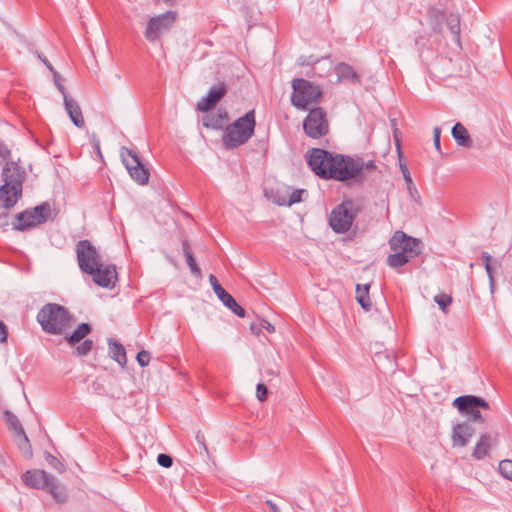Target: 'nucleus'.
<instances>
[{"instance_id":"nucleus-1","label":"nucleus","mask_w":512,"mask_h":512,"mask_svg":"<svg viewBox=\"0 0 512 512\" xmlns=\"http://www.w3.org/2000/svg\"><path fill=\"white\" fill-rule=\"evenodd\" d=\"M307 162L320 178L340 182L357 178L364 169L370 171L376 168L372 160L364 162L361 158L332 154L320 148H313L308 152Z\"/></svg>"},{"instance_id":"nucleus-2","label":"nucleus","mask_w":512,"mask_h":512,"mask_svg":"<svg viewBox=\"0 0 512 512\" xmlns=\"http://www.w3.org/2000/svg\"><path fill=\"white\" fill-rule=\"evenodd\" d=\"M11 151L0 142V164L3 168L4 184L0 187V207L9 209L22 197V185L25 180V169L17 162L10 160Z\"/></svg>"},{"instance_id":"nucleus-3","label":"nucleus","mask_w":512,"mask_h":512,"mask_svg":"<svg viewBox=\"0 0 512 512\" xmlns=\"http://www.w3.org/2000/svg\"><path fill=\"white\" fill-rule=\"evenodd\" d=\"M37 321L46 333L63 335L71 327L72 317L63 306L47 303L38 312Z\"/></svg>"},{"instance_id":"nucleus-4","label":"nucleus","mask_w":512,"mask_h":512,"mask_svg":"<svg viewBox=\"0 0 512 512\" xmlns=\"http://www.w3.org/2000/svg\"><path fill=\"white\" fill-rule=\"evenodd\" d=\"M255 125V111L250 110L244 116L226 126L222 136L223 144L228 149H234L245 144L253 136Z\"/></svg>"},{"instance_id":"nucleus-5","label":"nucleus","mask_w":512,"mask_h":512,"mask_svg":"<svg viewBox=\"0 0 512 512\" xmlns=\"http://www.w3.org/2000/svg\"><path fill=\"white\" fill-rule=\"evenodd\" d=\"M21 479L29 488L48 490L56 502L63 503L67 499L65 489L57 483L53 476L44 470H27L22 474Z\"/></svg>"},{"instance_id":"nucleus-6","label":"nucleus","mask_w":512,"mask_h":512,"mask_svg":"<svg viewBox=\"0 0 512 512\" xmlns=\"http://www.w3.org/2000/svg\"><path fill=\"white\" fill-rule=\"evenodd\" d=\"M49 220H53L52 208L48 202H43L34 208L16 214L12 222V228L17 231H27Z\"/></svg>"},{"instance_id":"nucleus-7","label":"nucleus","mask_w":512,"mask_h":512,"mask_svg":"<svg viewBox=\"0 0 512 512\" xmlns=\"http://www.w3.org/2000/svg\"><path fill=\"white\" fill-rule=\"evenodd\" d=\"M292 88L291 103L299 109H307L310 104L317 103L322 96L319 86L302 78L294 79Z\"/></svg>"},{"instance_id":"nucleus-8","label":"nucleus","mask_w":512,"mask_h":512,"mask_svg":"<svg viewBox=\"0 0 512 512\" xmlns=\"http://www.w3.org/2000/svg\"><path fill=\"white\" fill-rule=\"evenodd\" d=\"M357 215V209L352 200H344L330 213L329 225L336 233H345L350 230Z\"/></svg>"},{"instance_id":"nucleus-9","label":"nucleus","mask_w":512,"mask_h":512,"mask_svg":"<svg viewBox=\"0 0 512 512\" xmlns=\"http://www.w3.org/2000/svg\"><path fill=\"white\" fill-rule=\"evenodd\" d=\"M176 19L177 12L172 10L151 17L144 31L146 40L150 43L159 41L164 34L170 31Z\"/></svg>"},{"instance_id":"nucleus-10","label":"nucleus","mask_w":512,"mask_h":512,"mask_svg":"<svg viewBox=\"0 0 512 512\" xmlns=\"http://www.w3.org/2000/svg\"><path fill=\"white\" fill-rule=\"evenodd\" d=\"M120 156L130 177L140 185L146 184L150 173L148 168L141 162L137 152L127 147H122Z\"/></svg>"},{"instance_id":"nucleus-11","label":"nucleus","mask_w":512,"mask_h":512,"mask_svg":"<svg viewBox=\"0 0 512 512\" xmlns=\"http://www.w3.org/2000/svg\"><path fill=\"white\" fill-rule=\"evenodd\" d=\"M453 405L463 415L467 416L470 421L483 423L484 419L481 416L479 408L489 409V404L483 398L474 395H464L457 397L453 401Z\"/></svg>"},{"instance_id":"nucleus-12","label":"nucleus","mask_w":512,"mask_h":512,"mask_svg":"<svg viewBox=\"0 0 512 512\" xmlns=\"http://www.w3.org/2000/svg\"><path fill=\"white\" fill-rule=\"evenodd\" d=\"M393 252L401 253L410 259L418 256L422 251V242L419 239L408 236L403 231H396L389 241Z\"/></svg>"},{"instance_id":"nucleus-13","label":"nucleus","mask_w":512,"mask_h":512,"mask_svg":"<svg viewBox=\"0 0 512 512\" xmlns=\"http://www.w3.org/2000/svg\"><path fill=\"white\" fill-rule=\"evenodd\" d=\"M76 254L79 268L85 273H92L100 266L101 257L89 240H80L76 244Z\"/></svg>"},{"instance_id":"nucleus-14","label":"nucleus","mask_w":512,"mask_h":512,"mask_svg":"<svg viewBox=\"0 0 512 512\" xmlns=\"http://www.w3.org/2000/svg\"><path fill=\"white\" fill-rule=\"evenodd\" d=\"M303 129L307 136L318 139L329 132V124L325 111L318 107L309 111L303 122Z\"/></svg>"},{"instance_id":"nucleus-15","label":"nucleus","mask_w":512,"mask_h":512,"mask_svg":"<svg viewBox=\"0 0 512 512\" xmlns=\"http://www.w3.org/2000/svg\"><path fill=\"white\" fill-rule=\"evenodd\" d=\"M4 419L8 426V428L14 432L16 436H19L21 439L18 441L19 448L28 455H31V445L29 439L24 431L22 424L15 414L10 412L9 410L4 411Z\"/></svg>"},{"instance_id":"nucleus-16","label":"nucleus","mask_w":512,"mask_h":512,"mask_svg":"<svg viewBox=\"0 0 512 512\" xmlns=\"http://www.w3.org/2000/svg\"><path fill=\"white\" fill-rule=\"evenodd\" d=\"M93 277V281L101 287L111 288L115 285L117 280L116 267L114 265H103L100 266L92 273H88Z\"/></svg>"},{"instance_id":"nucleus-17","label":"nucleus","mask_w":512,"mask_h":512,"mask_svg":"<svg viewBox=\"0 0 512 512\" xmlns=\"http://www.w3.org/2000/svg\"><path fill=\"white\" fill-rule=\"evenodd\" d=\"M475 433L474 428L468 422L457 424L453 427L452 442L453 446L464 447Z\"/></svg>"},{"instance_id":"nucleus-18","label":"nucleus","mask_w":512,"mask_h":512,"mask_svg":"<svg viewBox=\"0 0 512 512\" xmlns=\"http://www.w3.org/2000/svg\"><path fill=\"white\" fill-rule=\"evenodd\" d=\"M63 101L65 110L68 113L73 124L78 128H83L85 126V121L78 102L69 95H65Z\"/></svg>"},{"instance_id":"nucleus-19","label":"nucleus","mask_w":512,"mask_h":512,"mask_svg":"<svg viewBox=\"0 0 512 512\" xmlns=\"http://www.w3.org/2000/svg\"><path fill=\"white\" fill-rule=\"evenodd\" d=\"M497 442V436L492 434H483L476 443L473 451V457L481 460L487 456L489 449Z\"/></svg>"},{"instance_id":"nucleus-20","label":"nucleus","mask_w":512,"mask_h":512,"mask_svg":"<svg viewBox=\"0 0 512 512\" xmlns=\"http://www.w3.org/2000/svg\"><path fill=\"white\" fill-rule=\"evenodd\" d=\"M228 119V113L226 111H218L205 115L202 119V123L207 128L222 129L228 122Z\"/></svg>"},{"instance_id":"nucleus-21","label":"nucleus","mask_w":512,"mask_h":512,"mask_svg":"<svg viewBox=\"0 0 512 512\" xmlns=\"http://www.w3.org/2000/svg\"><path fill=\"white\" fill-rule=\"evenodd\" d=\"M335 72L340 81H348L353 84H360L361 80L359 75L355 72L352 66L347 63H339L335 66Z\"/></svg>"},{"instance_id":"nucleus-22","label":"nucleus","mask_w":512,"mask_h":512,"mask_svg":"<svg viewBox=\"0 0 512 512\" xmlns=\"http://www.w3.org/2000/svg\"><path fill=\"white\" fill-rule=\"evenodd\" d=\"M452 136L459 146L470 148L472 147L473 141L468 133V130L461 123H456L452 127Z\"/></svg>"},{"instance_id":"nucleus-23","label":"nucleus","mask_w":512,"mask_h":512,"mask_svg":"<svg viewBox=\"0 0 512 512\" xmlns=\"http://www.w3.org/2000/svg\"><path fill=\"white\" fill-rule=\"evenodd\" d=\"M209 282L212 286L214 293L221 300V302L228 307L235 299L230 295L218 282V279L215 275L211 274L209 276Z\"/></svg>"},{"instance_id":"nucleus-24","label":"nucleus","mask_w":512,"mask_h":512,"mask_svg":"<svg viewBox=\"0 0 512 512\" xmlns=\"http://www.w3.org/2000/svg\"><path fill=\"white\" fill-rule=\"evenodd\" d=\"M182 250L186 259V263L190 268L191 274L196 278L202 277L201 269L199 268L198 264L196 263V260L189 248V244L186 240L182 242Z\"/></svg>"},{"instance_id":"nucleus-25","label":"nucleus","mask_w":512,"mask_h":512,"mask_svg":"<svg viewBox=\"0 0 512 512\" xmlns=\"http://www.w3.org/2000/svg\"><path fill=\"white\" fill-rule=\"evenodd\" d=\"M109 350L111 357L122 367H124L127 363V357L125 348L122 344L109 340Z\"/></svg>"},{"instance_id":"nucleus-26","label":"nucleus","mask_w":512,"mask_h":512,"mask_svg":"<svg viewBox=\"0 0 512 512\" xmlns=\"http://www.w3.org/2000/svg\"><path fill=\"white\" fill-rule=\"evenodd\" d=\"M446 24L455 42L460 46V17L458 14L450 13L446 17Z\"/></svg>"},{"instance_id":"nucleus-27","label":"nucleus","mask_w":512,"mask_h":512,"mask_svg":"<svg viewBox=\"0 0 512 512\" xmlns=\"http://www.w3.org/2000/svg\"><path fill=\"white\" fill-rule=\"evenodd\" d=\"M91 331V327L87 323H81L74 332L67 337V342L71 345L79 343L83 338L86 337Z\"/></svg>"},{"instance_id":"nucleus-28","label":"nucleus","mask_w":512,"mask_h":512,"mask_svg":"<svg viewBox=\"0 0 512 512\" xmlns=\"http://www.w3.org/2000/svg\"><path fill=\"white\" fill-rule=\"evenodd\" d=\"M369 284L361 287L360 285L356 286V299L361 307L368 311L370 309L371 303L369 298Z\"/></svg>"},{"instance_id":"nucleus-29","label":"nucleus","mask_w":512,"mask_h":512,"mask_svg":"<svg viewBox=\"0 0 512 512\" xmlns=\"http://www.w3.org/2000/svg\"><path fill=\"white\" fill-rule=\"evenodd\" d=\"M411 259L407 256H403L401 253L394 252L390 255H388L386 259V263L391 268H400L407 264Z\"/></svg>"},{"instance_id":"nucleus-30","label":"nucleus","mask_w":512,"mask_h":512,"mask_svg":"<svg viewBox=\"0 0 512 512\" xmlns=\"http://www.w3.org/2000/svg\"><path fill=\"white\" fill-rule=\"evenodd\" d=\"M227 88L224 83H219L218 85H214L210 88L207 96L215 105L221 100V98L226 94Z\"/></svg>"},{"instance_id":"nucleus-31","label":"nucleus","mask_w":512,"mask_h":512,"mask_svg":"<svg viewBox=\"0 0 512 512\" xmlns=\"http://www.w3.org/2000/svg\"><path fill=\"white\" fill-rule=\"evenodd\" d=\"M428 16L431 24L433 25V30L435 32H441V20L445 18L444 12L437 9H430Z\"/></svg>"},{"instance_id":"nucleus-32","label":"nucleus","mask_w":512,"mask_h":512,"mask_svg":"<svg viewBox=\"0 0 512 512\" xmlns=\"http://www.w3.org/2000/svg\"><path fill=\"white\" fill-rule=\"evenodd\" d=\"M305 193L304 189H295L292 190L288 196V199H283V201H277L279 206H291L295 203H299L302 201V194Z\"/></svg>"},{"instance_id":"nucleus-33","label":"nucleus","mask_w":512,"mask_h":512,"mask_svg":"<svg viewBox=\"0 0 512 512\" xmlns=\"http://www.w3.org/2000/svg\"><path fill=\"white\" fill-rule=\"evenodd\" d=\"M434 301L443 312H446L448 306L452 303V297L445 293H440L434 297Z\"/></svg>"},{"instance_id":"nucleus-34","label":"nucleus","mask_w":512,"mask_h":512,"mask_svg":"<svg viewBox=\"0 0 512 512\" xmlns=\"http://www.w3.org/2000/svg\"><path fill=\"white\" fill-rule=\"evenodd\" d=\"M45 459H46L47 463L49 464V466L52 467L53 469H55L56 471H58L59 473H63L65 471L64 465L61 463V461L57 457L53 456L50 453H46Z\"/></svg>"},{"instance_id":"nucleus-35","label":"nucleus","mask_w":512,"mask_h":512,"mask_svg":"<svg viewBox=\"0 0 512 512\" xmlns=\"http://www.w3.org/2000/svg\"><path fill=\"white\" fill-rule=\"evenodd\" d=\"M499 472L501 475L512 481V461L502 460L499 463Z\"/></svg>"},{"instance_id":"nucleus-36","label":"nucleus","mask_w":512,"mask_h":512,"mask_svg":"<svg viewBox=\"0 0 512 512\" xmlns=\"http://www.w3.org/2000/svg\"><path fill=\"white\" fill-rule=\"evenodd\" d=\"M216 105L213 103V101L210 100V98L206 95L198 101L196 108L198 111L201 112H208L211 109H213Z\"/></svg>"},{"instance_id":"nucleus-37","label":"nucleus","mask_w":512,"mask_h":512,"mask_svg":"<svg viewBox=\"0 0 512 512\" xmlns=\"http://www.w3.org/2000/svg\"><path fill=\"white\" fill-rule=\"evenodd\" d=\"M51 73L53 74L54 84L56 85L57 89L60 91L64 98L65 95H68L67 90L63 85L64 78L56 70H53Z\"/></svg>"},{"instance_id":"nucleus-38","label":"nucleus","mask_w":512,"mask_h":512,"mask_svg":"<svg viewBox=\"0 0 512 512\" xmlns=\"http://www.w3.org/2000/svg\"><path fill=\"white\" fill-rule=\"evenodd\" d=\"M481 259L484 263L486 273L489 277L490 285L492 286L493 285V276H492V268H491V264H490L491 256L489 253L483 252L481 255Z\"/></svg>"},{"instance_id":"nucleus-39","label":"nucleus","mask_w":512,"mask_h":512,"mask_svg":"<svg viewBox=\"0 0 512 512\" xmlns=\"http://www.w3.org/2000/svg\"><path fill=\"white\" fill-rule=\"evenodd\" d=\"M93 347L92 340L86 339L79 346L76 347V353L79 356L87 355Z\"/></svg>"},{"instance_id":"nucleus-40","label":"nucleus","mask_w":512,"mask_h":512,"mask_svg":"<svg viewBox=\"0 0 512 512\" xmlns=\"http://www.w3.org/2000/svg\"><path fill=\"white\" fill-rule=\"evenodd\" d=\"M157 462L160 466L164 468H169L173 464V459L170 455L161 453L157 457Z\"/></svg>"},{"instance_id":"nucleus-41","label":"nucleus","mask_w":512,"mask_h":512,"mask_svg":"<svg viewBox=\"0 0 512 512\" xmlns=\"http://www.w3.org/2000/svg\"><path fill=\"white\" fill-rule=\"evenodd\" d=\"M400 169H401V172L403 174V178H404V180L406 182L407 188L409 190H411V188L413 187V181H412L410 172H409L406 164L400 163Z\"/></svg>"},{"instance_id":"nucleus-42","label":"nucleus","mask_w":512,"mask_h":512,"mask_svg":"<svg viewBox=\"0 0 512 512\" xmlns=\"http://www.w3.org/2000/svg\"><path fill=\"white\" fill-rule=\"evenodd\" d=\"M136 359L141 367H145L149 364L150 353L148 351L142 350L137 354Z\"/></svg>"},{"instance_id":"nucleus-43","label":"nucleus","mask_w":512,"mask_h":512,"mask_svg":"<svg viewBox=\"0 0 512 512\" xmlns=\"http://www.w3.org/2000/svg\"><path fill=\"white\" fill-rule=\"evenodd\" d=\"M267 395H268V389L267 387L262 384V383H259L256 387V396H257V399L261 402L265 401L267 399Z\"/></svg>"},{"instance_id":"nucleus-44","label":"nucleus","mask_w":512,"mask_h":512,"mask_svg":"<svg viewBox=\"0 0 512 512\" xmlns=\"http://www.w3.org/2000/svg\"><path fill=\"white\" fill-rule=\"evenodd\" d=\"M227 308L239 317L245 316V310L236 302V300H234Z\"/></svg>"},{"instance_id":"nucleus-45","label":"nucleus","mask_w":512,"mask_h":512,"mask_svg":"<svg viewBox=\"0 0 512 512\" xmlns=\"http://www.w3.org/2000/svg\"><path fill=\"white\" fill-rule=\"evenodd\" d=\"M440 135H441V129L440 127H434L433 129V142H434V146L436 148L437 151H441V148H440Z\"/></svg>"},{"instance_id":"nucleus-46","label":"nucleus","mask_w":512,"mask_h":512,"mask_svg":"<svg viewBox=\"0 0 512 512\" xmlns=\"http://www.w3.org/2000/svg\"><path fill=\"white\" fill-rule=\"evenodd\" d=\"M196 441L200 445V447L204 450V452L206 454H208V449H207V446L205 444V436L200 431H198L197 434H196Z\"/></svg>"},{"instance_id":"nucleus-47","label":"nucleus","mask_w":512,"mask_h":512,"mask_svg":"<svg viewBox=\"0 0 512 512\" xmlns=\"http://www.w3.org/2000/svg\"><path fill=\"white\" fill-rule=\"evenodd\" d=\"M8 331L6 325L0 321V342L4 343L7 341Z\"/></svg>"},{"instance_id":"nucleus-48","label":"nucleus","mask_w":512,"mask_h":512,"mask_svg":"<svg viewBox=\"0 0 512 512\" xmlns=\"http://www.w3.org/2000/svg\"><path fill=\"white\" fill-rule=\"evenodd\" d=\"M260 327L267 330L269 333L275 332V327L269 321L265 319L260 320Z\"/></svg>"},{"instance_id":"nucleus-49","label":"nucleus","mask_w":512,"mask_h":512,"mask_svg":"<svg viewBox=\"0 0 512 512\" xmlns=\"http://www.w3.org/2000/svg\"><path fill=\"white\" fill-rule=\"evenodd\" d=\"M38 58L44 63V65L48 68L50 72L55 70L53 65L48 61L46 57H43L40 53L37 54Z\"/></svg>"},{"instance_id":"nucleus-50","label":"nucleus","mask_w":512,"mask_h":512,"mask_svg":"<svg viewBox=\"0 0 512 512\" xmlns=\"http://www.w3.org/2000/svg\"><path fill=\"white\" fill-rule=\"evenodd\" d=\"M265 503L271 509L272 512H280L279 507L271 500H266Z\"/></svg>"},{"instance_id":"nucleus-51","label":"nucleus","mask_w":512,"mask_h":512,"mask_svg":"<svg viewBox=\"0 0 512 512\" xmlns=\"http://www.w3.org/2000/svg\"><path fill=\"white\" fill-rule=\"evenodd\" d=\"M260 329H261L260 325H259V326H257L256 324H251V325H250V330H251L254 334H256V335H258V334H259Z\"/></svg>"},{"instance_id":"nucleus-52","label":"nucleus","mask_w":512,"mask_h":512,"mask_svg":"<svg viewBox=\"0 0 512 512\" xmlns=\"http://www.w3.org/2000/svg\"><path fill=\"white\" fill-rule=\"evenodd\" d=\"M283 199H288L286 196H279L276 200H275V203L277 204V201H283Z\"/></svg>"}]
</instances>
